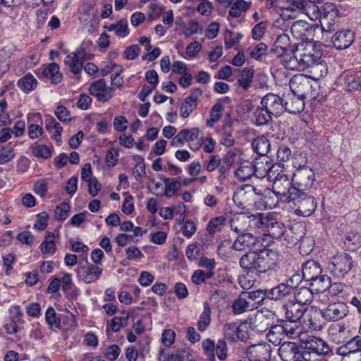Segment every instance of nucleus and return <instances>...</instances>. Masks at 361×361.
<instances>
[{"mask_svg":"<svg viewBox=\"0 0 361 361\" xmlns=\"http://www.w3.org/2000/svg\"><path fill=\"white\" fill-rule=\"evenodd\" d=\"M283 66L293 71H303L309 69L314 79L324 77L328 73L326 63L322 59L321 47L312 43L298 45L293 56L284 58Z\"/></svg>","mask_w":361,"mask_h":361,"instance_id":"nucleus-1","label":"nucleus"},{"mask_svg":"<svg viewBox=\"0 0 361 361\" xmlns=\"http://www.w3.org/2000/svg\"><path fill=\"white\" fill-rule=\"evenodd\" d=\"M279 195L286 196L285 202H293L296 207L295 214L300 216H310L315 211L317 203L312 195H310L305 191H300V189L288 188V190H279Z\"/></svg>","mask_w":361,"mask_h":361,"instance_id":"nucleus-2","label":"nucleus"},{"mask_svg":"<svg viewBox=\"0 0 361 361\" xmlns=\"http://www.w3.org/2000/svg\"><path fill=\"white\" fill-rule=\"evenodd\" d=\"M289 87L297 100L295 102V107L288 109V111L296 114L303 109L304 99L309 97L312 85L307 76L302 74H297L290 79Z\"/></svg>","mask_w":361,"mask_h":361,"instance_id":"nucleus-3","label":"nucleus"},{"mask_svg":"<svg viewBox=\"0 0 361 361\" xmlns=\"http://www.w3.org/2000/svg\"><path fill=\"white\" fill-rule=\"evenodd\" d=\"M353 260L349 253L339 252L329 258L326 265V269L334 277L341 279L352 269Z\"/></svg>","mask_w":361,"mask_h":361,"instance_id":"nucleus-4","label":"nucleus"},{"mask_svg":"<svg viewBox=\"0 0 361 361\" xmlns=\"http://www.w3.org/2000/svg\"><path fill=\"white\" fill-rule=\"evenodd\" d=\"M284 183V188L288 190V188H295L300 189V191H306L310 189L314 181V173L308 166H302L299 167L293 173V180L295 185H292L291 182L287 177H281Z\"/></svg>","mask_w":361,"mask_h":361,"instance_id":"nucleus-5","label":"nucleus"},{"mask_svg":"<svg viewBox=\"0 0 361 361\" xmlns=\"http://www.w3.org/2000/svg\"><path fill=\"white\" fill-rule=\"evenodd\" d=\"M261 195V190L252 185L244 184L236 189L233 199L239 208L247 209L254 205Z\"/></svg>","mask_w":361,"mask_h":361,"instance_id":"nucleus-6","label":"nucleus"},{"mask_svg":"<svg viewBox=\"0 0 361 361\" xmlns=\"http://www.w3.org/2000/svg\"><path fill=\"white\" fill-rule=\"evenodd\" d=\"M273 188V190L269 189L265 190L264 194L262 193V195L259 197V199H260L262 201V205L266 209H271L275 208L279 204V199L283 200V198H284L283 201H285L286 199V196L277 193L279 190L284 189V183L281 178H276L275 181H274Z\"/></svg>","mask_w":361,"mask_h":361,"instance_id":"nucleus-7","label":"nucleus"},{"mask_svg":"<svg viewBox=\"0 0 361 361\" xmlns=\"http://www.w3.org/2000/svg\"><path fill=\"white\" fill-rule=\"evenodd\" d=\"M260 104L275 117L281 116L285 110L288 111V109H291L288 102H285L279 95L273 93H269L264 96Z\"/></svg>","mask_w":361,"mask_h":361,"instance_id":"nucleus-8","label":"nucleus"},{"mask_svg":"<svg viewBox=\"0 0 361 361\" xmlns=\"http://www.w3.org/2000/svg\"><path fill=\"white\" fill-rule=\"evenodd\" d=\"M77 276L85 283H92L97 281L103 273V269L98 265L80 262L76 269Z\"/></svg>","mask_w":361,"mask_h":361,"instance_id":"nucleus-9","label":"nucleus"},{"mask_svg":"<svg viewBox=\"0 0 361 361\" xmlns=\"http://www.w3.org/2000/svg\"><path fill=\"white\" fill-rule=\"evenodd\" d=\"M338 86L347 92L361 91V72L346 71L337 78Z\"/></svg>","mask_w":361,"mask_h":361,"instance_id":"nucleus-10","label":"nucleus"},{"mask_svg":"<svg viewBox=\"0 0 361 361\" xmlns=\"http://www.w3.org/2000/svg\"><path fill=\"white\" fill-rule=\"evenodd\" d=\"M279 354L283 361H297L300 358L306 360L309 354L302 353L300 345L294 342H284L279 348Z\"/></svg>","mask_w":361,"mask_h":361,"instance_id":"nucleus-11","label":"nucleus"},{"mask_svg":"<svg viewBox=\"0 0 361 361\" xmlns=\"http://www.w3.org/2000/svg\"><path fill=\"white\" fill-rule=\"evenodd\" d=\"M348 313V306L341 301L331 302L323 309L324 317L327 322L340 321L344 319Z\"/></svg>","mask_w":361,"mask_h":361,"instance_id":"nucleus-12","label":"nucleus"},{"mask_svg":"<svg viewBox=\"0 0 361 361\" xmlns=\"http://www.w3.org/2000/svg\"><path fill=\"white\" fill-rule=\"evenodd\" d=\"M260 248L248 251L239 260L240 267L247 273L260 274Z\"/></svg>","mask_w":361,"mask_h":361,"instance_id":"nucleus-13","label":"nucleus"},{"mask_svg":"<svg viewBox=\"0 0 361 361\" xmlns=\"http://www.w3.org/2000/svg\"><path fill=\"white\" fill-rule=\"evenodd\" d=\"M35 74L44 81H50L51 84H59L62 79L59 66L56 63L44 64L35 71Z\"/></svg>","mask_w":361,"mask_h":361,"instance_id":"nucleus-14","label":"nucleus"},{"mask_svg":"<svg viewBox=\"0 0 361 361\" xmlns=\"http://www.w3.org/2000/svg\"><path fill=\"white\" fill-rule=\"evenodd\" d=\"M303 343L304 350L302 353H308L310 360L311 359V354L326 355L330 351V348L327 343L318 337L309 336L306 340L303 341Z\"/></svg>","mask_w":361,"mask_h":361,"instance_id":"nucleus-15","label":"nucleus"},{"mask_svg":"<svg viewBox=\"0 0 361 361\" xmlns=\"http://www.w3.org/2000/svg\"><path fill=\"white\" fill-rule=\"evenodd\" d=\"M305 0H286L280 6V16L283 20L295 18L298 13L306 11Z\"/></svg>","mask_w":361,"mask_h":361,"instance_id":"nucleus-16","label":"nucleus"},{"mask_svg":"<svg viewBox=\"0 0 361 361\" xmlns=\"http://www.w3.org/2000/svg\"><path fill=\"white\" fill-rule=\"evenodd\" d=\"M89 92L98 102L104 103L113 97L114 89L106 86L104 79H99L90 85Z\"/></svg>","mask_w":361,"mask_h":361,"instance_id":"nucleus-17","label":"nucleus"},{"mask_svg":"<svg viewBox=\"0 0 361 361\" xmlns=\"http://www.w3.org/2000/svg\"><path fill=\"white\" fill-rule=\"evenodd\" d=\"M279 254L269 248H260V274L275 269L278 266Z\"/></svg>","mask_w":361,"mask_h":361,"instance_id":"nucleus-18","label":"nucleus"},{"mask_svg":"<svg viewBox=\"0 0 361 361\" xmlns=\"http://www.w3.org/2000/svg\"><path fill=\"white\" fill-rule=\"evenodd\" d=\"M293 47L290 45L289 36L286 34L279 35L275 40L271 51L278 57H281L283 63L284 58L289 59L293 56L294 52Z\"/></svg>","mask_w":361,"mask_h":361,"instance_id":"nucleus-19","label":"nucleus"},{"mask_svg":"<svg viewBox=\"0 0 361 361\" xmlns=\"http://www.w3.org/2000/svg\"><path fill=\"white\" fill-rule=\"evenodd\" d=\"M260 240L258 237L250 233H241L234 240L232 248L236 251L253 250L258 247Z\"/></svg>","mask_w":361,"mask_h":361,"instance_id":"nucleus-20","label":"nucleus"},{"mask_svg":"<svg viewBox=\"0 0 361 361\" xmlns=\"http://www.w3.org/2000/svg\"><path fill=\"white\" fill-rule=\"evenodd\" d=\"M281 312L284 314L286 322H299L305 314L306 308L293 301H288L281 307Z\"/></svg>","mask_w":361,"mask_h":361,"instance_id":"nucleus-21","label":"nucleus"},{"mask_svg":"<svg viewBox=\"0 0 361 361\" xmlns=\"http://www.w3.org/2000/svg\"><path fill=\"white\" fill-rule=\"evenodd\" d=\"M255 167V175L259 178H262L267 177L269 180L274 178L273 176L276 173L274 169L276 167H281L280 165L272 164L269 157L262 158V161L256 159L253 162Z\"/></svg>","mask_w":361,"mask_h":361,"instance_id":"nucleus-22","label":"nucleus"},{"mask_svg":"<svg viewBox=\"0 0 361 361\" xmlns=\"http://www.w3.org/2000/svg\"><path fill=\"white\" fill-rule=\"evenodd\" d=\"M323 310L311 308L309 310L304 319L305 325L314 331H319L324 324Z\"/></svg>","mask_w":361,"mask_h":361,"instance_id":"nucleus-23","label":"nucleus"},{"mask_svg":"<svg viewBox=\"0 0 361 361\" xmlns=\"http://www.w3.org/2000/svg\"><path fill=\"white\" fill-rule=\"evenodd\" d=\"M336 353L343 357H349L351 355L361 356V337L357 335L344 345L338 347Z\"/></svg>","mask_w":361,"mask_h":361,"instance_id":"nucleus-24","label":"nucleus"},{"mask_svg":"<svg viewBox=\"0 0 361 361\" xmlns=\"http://www.w3.org/2000/svg\"><path fill=\"white\" fill-rule=\"evenodd\" d=\"M354 40V34L352 31L344 30L336 32L333 37L332 42L337 49H345L349 47Z\"/></svg>","mask_w":361,"mask_h":361,"instance_id":"nucleus-25","label":"nucleus"},{"mask_svg":"<svg viewBox=\"0 0 361 361\" xmlns=\"http://www.w3.org/2000/svg\"><path fill=\"white\" fill-rule=\"evenodd\" d=\"M84 51L78 50L67 55L64 59V63L68 66L71 73L77 75L80 73L82 68V58Z\"/></svg>","mask_w":361,"mask_h":361,"instance_id":"nucleus-26","label":"nucleus"},{"mask_svg":"<svg viewBox=\"0 0 361 361\" xmlns=\"http://www.w3.org/2000/svg\"><path fill=\"white\" fill-rule=\"evenodd\" d=\"M290 32L294 38L303 41L308 39L312 30L309 23L305 20H300L293 23L290 27Z\"/></svg>","mask_w":361,"mask_h":361,"instance_id":"nucleus-27","label":"nucleus"},{"mask_svg":"<svg viewBox=\"0 0 361 361\" xmlns=\"http://www.w3.org/2000/svg\"><path fill=\"white\" fill-rule=\"evenodd\" d=\"M198 135L199 130L197 128L183 129L173 138L171 144L176 147H182L186 142L193 141L197 139Z\"/></svg>","mask_w":361,"mask_h":361,"instance_id":"nucleus-28","label":"nucleus"},{"mask_svg":"<svg viewBox=\"0 0 361 361\" xmlns=\"http://www.w3.org/2000/svg\"><path fill=\"white\" fill-rule=\"evenodd\" d=\"M235 157V154L234 152H228L221 158L220 164L217 168L219 174L218 180L221 183L227 178L231 170V166L234 161Z\"/></svg>","mask_w":361,"mask_h":361,"instance_id":"nucleus-29","label":"nucleus"},{"mask_svg":"<svg viewBox=\"0 0 361 361\" xmlns=\"http://www.w3.org/2000/svg\"><path fill=\"white\" fill-rule=\"evenodd\" d=\"M322 272V269L321 268L320 264L314 260L306 261L302 264V279L307 282L313 279L314 277H317V276H319Z\"/></svg>","mask_w":361,"mask_h":361,"instance_id":"nucleus-30","label":"nucleus"},{"mask_svg":"<svg viewBox=\"0 0 361 361\" xmlns=\"http://www.w3.org/2000/svg\"><path fill=\"white\" fill-rule=\"evenodd\" d=\"M164 183L165 185L164 192H154L157 196L161 195L171 198L176 195L182 187L181 182L173 178H164Z\"/></svg>","mask_w":361,"mask_h":361,"instance_id":"nucleus-31","label":"nucleus"},{"mask_svg":"<svg viewBox=\"0 0 361 361\" xmlns=\"http://www.w3.org/2000/svg\"><path fill=\"white\" fill-rule=\"evenodd\" d=\"M270 357V347L265 345L253 346L248 353L250 361H269Z\"/></svg>","mask_w":361,"mask_h":361,"instance_id":"nucleus-32","label":"nucleus"},{"mask_svg":"<svg viewBox=\"0 0 361 361\" xmlns=\"http://www.w3.org/2000/svg\"><path fill=\"white\" fill-rule=\"evenodd\" d=\"M273 116L262 105L255 108L252 113L251 118L256 126L268 124L272 121Z\"/></svg>","mask_w":361,"mask_h":361,"instance_id":"nucleus-33","label":"nucleus"},{"mask_svg":"<svg viewBox=\"0 0 361 361\" xmlns=\"http://www.w3.org/2000/svg\"><path fill=\"white\" fill-rule=\"evenodd\" d=\"M251 2L245 0H235L230 6L227 20H231V18H240L245 13V12L250 8Z\"/></svg>","mask_w":361,"mask_h":361,"instance_id":"nucleus-34","label":"nucleus"},{"mask_svg":"<svg viewBox=\"0 0 361 361\" xmlns=\"http://www.w3.org/2000/svg\"><path fill=\"white\" fill-rule=\"evenodd\" d=\"M21 0H0V12L15 18L20 11Z\"/></svg>","mask_w":361,"mask_h":361,"instance_id":"nucleus-35","label":"nucleus"},{"mask_svg":"<svg viewBox=\"0 0 361 361\" xmlns=\"http://www.w3.org/2000/svg\"><path fill=\"white\" fill-rule=\"evenodd\" d=\"M331 278L323 273L320 274L317 277L309 281L310 288L317 293H323L328 289L330 285Z\"/></svg>","mask_w":361,"mask_h":361,"instance_id":"nucleus-36","label":"nucleus"},{"mask_svg":"<svg viewBox=\"0 0 361 361\" xmlns=\"http://www.w3.org/2000/svg\"><path fill=\"white\" fill-rule=\"evenodd\" d=\"M249 218L250 219V226L260 228L266 232L269 226L270 222L272 221L273 215L257 213L256 214H252Z\"/></svg>","mask_w":361,"mask_h":361,"instance_id":"nucleus-37","label":"nucleus"},{"mask_svg":"<svg viewBox=\"0 0 361 361\" xmlns=\"http://www.w3.org/2000/svg\"><path fill=\"white\" fill-rule=\"evenodd\" d=\"M252 147L259 157H268L267 154L271 149V143L265 136H260L252 141Z\"/></svg>","mask_w":361,"mask_h":361,"instance_id":"nucleus-38","label":"nucleus"},{"mask_svg":"<svg viewBox=\"0 0 361 361\" xmlns=\"http://www.w3.org/2000/svg\"><path fill=\"white\" fill-rule=\"evenodd\" d=\"M313 290L309 287H297L294 292L295 302L303 306L310 304L313 299Z\"/></svg>","mask_w":361,"mask_h":361,"instance_id":"nucleus-39","label":"nucleus"},{"mask_svg":"<svg viewBox=\"0 0 361 361\" xmlns=\"http://www.w3.org/2000/svg\"><path fill=\"white\" fill-rule=\"evenodd\" d=\"M18 87L25 94L34 91L37 85L38 81L31 73H27L20 78L17 82Z\"/></svg>","mask_w":361,"mask_h":361,"instance_id":"nucleus-40","label":"nucleus"},{"mask_svg":"<svg viewBox=\"0 0 361 361\" xmlns=\"http://www.w3.org/2000/svg\"><path fill=\"white\" fill-rule=\"evenodd\" d=\"M290 291L284 283H281L276 286L266 290L267 298L272 300H280L290 294Z\"/></svg>","mask_w":361,"mask_h":361,"instance_id":"nucleus-41","label":"nucleus"},{"mask_svg":"<svg viewBox=\"0 0 361 361\" xmlns=\"http://www.w3.org/2000/svg\"><path fill=\"white\" fill-rule=\"evenodd\" d=\"M231 308L234 315H239L245 312L254 310L255 306L249 303V301L247 300L241 293L240 296L233 301Z\"/></svg>","mask_w":361,"mask_h":361,"instance_id":"nucleus-42","label":"nucleus"},{"mask_svg":"<svg viewBox=\"0 0 361 361\" xmlns=\"http://www.w3.org/2000/svg\"><path fill=\"white\" fill-rule=\"evenodd\" d=\"M44 124L48 132H54L51 137L56 140L57 145H60L61 144V135L63 130L62 127L54 117L47 118L44 121Z\"/></svg>","mask_w":361,"mask_h":361,"instance_id":"nucleus-43","label":"nucleus"},{"mask_svg":"<svg viewBox=\"0 0 361 361\" xmlns=\"http://www.w3.org/2000/svg\"><path fill=\"white\" fill-rule=\"evenodd\" d=\"M255 175L253 162L245 161L240 164L235 171V176L240 180H245Z\"/></svg>","mask_w":361,"mask_h":361,"instance_id":"nucleus-44","label":"nucleus"},{"mask_svg":"<svg viewBox=\"0 0 361 361\" xmlns=\"http://www.w3.org/2000/svg\"><path fill=\"white\" fill-rule=\"evenodd\" d=\"M242 294L243 296H244L245 299L249 301V303L254 305L255 310L261 306L263 303V301L267 298L266 290H257L250 292H243Z\"/></svg>","mask_w":361,"mask_h":361,"instance_id":"nucleus-45","label":"nucleus"},{"mask_svg":"<svg viewBox=\"0 0 361 361\" xmlns=\"http://www.w3.org/2000/svg\"><path fill=\"white\" fill-rule=\"evenodd\" d=\"M284 330L282 324H276L271 326L267 334V338L275 345H281L284 338Z\"/></svg>","mask_w":361,"mask_h":361,"instance_id":"nucleus-46","label":"nucleus"},{"mask_svg":"<svg viewBox=\"0 0 361 361\" xmlns=\"http://www.w3.org/2000/svg\"><path fill=\"white\" fill-rule=\"evenodd\" d=\"M104 27L109 32H114L119 37H126L129 34L128 21L125 18L121 19L116 23L111 24Z\"/></svg>","mask_w":361,"mask_h":361,"instance_id":"nucleus-47","label":"nucleus"},{"mask_svg":"<svg viewBox=\"0 0 361 361\" xmlns=\"http://www.w3.org/2000/svg\"><path fill=\"white\" fill-rule=\"evenodd\" d=\"M56 236L54 233H49L40 245V250L43 254L54 255L56 251L55 244Z\"/></svg>","mask_w":361,"mask_h":361,"instance_id":"nucleus-48","label":"nucleus"},{"mask_svg":"<svg viewBox=\"0 0 361 361\" xmlns=\"http://www.w3.org/2000/svg\"><path fill=\"white\" fill-rule=\"evenodd\" d=\"M211 308L208 302L204 303V310L201 313L197 326L200 331H204L211 323Z\"/></svg>","mask_w":361,"mask_h":361,"instance_id":"nucleus-49","label":"nucleus"},{"mask_svg":"<svg viewBox=\"0 0 361 361\" xmlns=\"http://www.w3.org/2000/svg\"><path fill=\"white\" fill-rule=\"evenodd\" d=\"M336 8V5L331 2H326L320 8L316 5L312 6L313 11H317V13L315 15V18H319L320 23H322L324 20L326 19V17H328V16Z\"/></svg>","mask_w":361,"mask_h":361,"instance_id":"nucleus-50","label":"nucleus"},{"mask_svg":"<svg viewBox=\"0 0 361 361\" xmlns=\"http://www.w3.org/2000/svg\"><path fill=\"white\" fill-rule=\"evenodd\" d=\"M285 226L283 224L276 220L273 216L272 221L270 222L269 226L268 227L266 232L273 239L280 238L284 233Z\"/></svg>","mask_w":361,"mask_h":361,"instance_id":"nucleus-51","label":"nucleus"},{"mask_svg":"<svg viewBox=\"0 0 361 361\" xmlns=\"http://www.w3.org/2000/svg\"><path fill=\"white\" fill-rule=\"evenodd\" d=\"M45 321L50 329H59L61 326V316L57 314L54 307H49L45 312Z\"/></svg>","mask_w":361,"mask_h":361,"instance_id":"nucleus-52","label":"nucleus"},{"mask_svg":"<svg viewBox=\"0 0 361 361\" xmlns=\"http://www.w3.org/2000/svg\"><path fill=\"white\" fill-rule=\"evenodd\" d=\"M226 219L223 216L212 218L207 224V231L212 235L221 231L225 225Z\"/></svg>","mask_w":361,"mask_h":361,"instance_id":"nucleus-53","label":"nucleus"},{"mask_svg":"<svg viewBox=\"0 0 361 361\" xmlns=\"http://www.w3.org/2000/svg\"><path fill=\"white\" fill-rule=\"evenodd\" d=\"M224 107L221 103H216L211 109L210 118L207 119V124L209 127H213L222 116Z\"/></svg>","mask_w":361,"mask_h":361,"instance_id":"nucleus-54","label":"nucleus"},{"mask_svg":"<svg viewBox=\"0 0 361 361\" xmlns=\"http://www.w3.org/2000/svg\"><path fill=\"white\" fill-rule=\"evenodd\" d=\"M32 154L36 157L49 159L51 157V148L43 144H35L32 147Z\"/></svg>","mask_w":361,"mask_h":361,"instance_id":"nucleus-55","label":"nucleus"},{"mask_svg":"<svg viewBox=\"0 0 361 361\" xmlns=\"http://www.w3.org/2000/svg\"><path fill=\"white\" fill-rule=\"evenodd\" d=\"M214 275V271H204L202 269L195 271L192 275V282L195 285L205 283L207 279H212Z\"/></svg>","mask_w":361,"mask_h":361,"instance_id":"nucleus-56","label":"nucleus"},{"mask_svg":"<svg viewBox=\"0 0 361 361\" xmlns=\"http://www.w3.org/2000/svg\"><path fill=\"white\" fill-rule=\"evenodd\" d=\"M133 160L137 162L133 169V175L135 180H139L146 175L144 159L140 155H135L133 157Z\"/></svg>","mask_w":361,"mask_h":361,"instance_id":"nucleus-57","label":"nucleus"},{"mask_svg":"<svg viewBox=\"0 0 361 361\" xmlns=\"http://www.w3.org/2000/svg\"><path fill=\"white\" fill-rule=\"evenodd\" d=\"M286 322L282 324L284 330V336L290 338H295L300 335L301 329L300 328L299 322Z\"/></svg>","mask_w":361,"mask_h":361,"instance_id":"nucleus-58","label":"nucleus"},{"mask_svg":"<svg viewBox=\"0 0 361 361\" xmlns=\"http://www.w3.org/2000/svg\"><path fill=\"white\" fill-rule=\"evenodd\" d=\"M253 71L244 68L238 80V84L245 90H247L252 82Z\"/></svg>","mask_w":361,"mask_h":361,"instance_id":"nucleus-59","label":"nucleus"},{"mask_svg":"<svg viewBox=\"0 0 361 361\" xmlns=\"http://www.w3.org/2000/svg\"><path fill=\"white\" fill-rule=\"evenodd\" d=\"M10 53L5 49H0V78L6 73L10 66Z\"/></svg>","mask_w":361,"mask_h":361,"instance_id":"nucleus-60","label":"nucleus"},{"mask_svg":"<svg viewBox=\"0 0 361 361\" xmlns=\"http://www.w3.org/2000/svg\"><path fill=\"white\" fill-rule=\"evenodd\" d=\"M197 106V102L195 99L186 97L180 108L182 117L188 118Z\"/></svg>","mask_w":361,"mask_h":361,"instance_id":"nucleus-61","label":"nucleus"},{"mask_svg":"<svg viewBox=\"0 0 361 361\" xmlns=\"http://www.w3.org/2000/svg\"><path fill=\"white\" fill-rule=\"evenodd\" d=\"M202 345L207 359L209 361H216L214 354L216 345L214 342L212 340L207 338L202 342Z\"/></svg>","mask_w":361,"mask_h":361,"instance_id":"nucleus-62","label":"nucleus"},{"mask_svg":"<svg viewBox=\"0 0 361 361\" xmlns=\"http://www.w3.org/2000/svg\"><path fill=\"white\" fill-rule=\"evenodd\" d=\"M242 37L243 35L240 33L234 34L231 31H227L225 35V47L227 49H231L240 42Z\"/></svg>","mask_w":361,"mask_h":361,"instance_id":"nucleus-63","label":"nucleus"},{"mask_svg":"<svg viewBox=\"0 0 361 361\" xmlns=\"http://www.w3.org/2000/svg\"><path fill=\"white\" fill-rule=\"evenodd\" d=\"M15 157L13 148L7 145L0 149V164H4L10 161Z\"/></svg>","mask_w":361,"mask_h":361,"instance_id":"nucleus-64","label":"nucleus"}]
</instances>
